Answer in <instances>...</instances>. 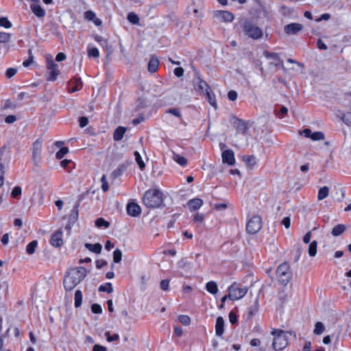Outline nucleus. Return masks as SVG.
Here are the masks:
<instances>
[{
    "label": "nucleus",
    "mask_w": 351,
    "mask_h": 351,
    "mask_svg": "<svg viewBox=\"0 0 351 351\" xmlns=\"http://www.w3.org/2000/svg\"><path fill=\"white\" fill-rule=\"evenodd\" d=\"M86 276L84 267H76L69 269L66 273L63 284L66 291L73 290Z\"/></svg>",
    "instance_id": "nucleus-1"
},
{
    "label": "nucleus",
    "mask_w": 351,
    "mask_h": 351,
    "mask_svg": "<svg viewBox=\"0 0 351 351\" xmlns=\"http://www.w3.org/2000/svg\"><path fill=\"white\" fill-rule=\"evenodd\" d=\"M162 192L158 189H149L145 193L143 203L147 208H157L162 203Z\"/></svg>",
    "instance_id": "nucleus-2"
},
{
    "label": "nucleus",
    "mask_w": 351,
    "mask_h": 351,
    "mask_svg": "<svg viewBox=\"0 0 351 351\" xmlns=\"http://www.w3.org/2000/svg\"><path fill=\"white\" fill-rule=\"evenodd\" d=\"M271 335L274 336L272 346L275 350H282L287 347L288 339L285 331L274 329L271 331Z\"/></svg>",
    "instance_id": "nucleus-3"
},
{
    "label": "nucleus",
    "mask_w": 351,
    "mask_h": 351,
    "mask_svg": "<svg viewBox=\"0 0 351 351\" xmlns=\"http://www.w3.org/2000/svg\"><path fill=\"white\" fill-rule=\"evenodd\" d=\"M241 27L245 35L250 38L258 39L263 36L261 29L250 21H243Z\"/></svg>",
    "instance_id": "nucleus-4"
},
{
    "label": "nucleus",
    "mask_w": 351,
    "mask_h": 351,
    "mask_svg": "<svg viewBox=\"0 0 351 351\" xmlns=\"http://www.w3.org/2000/svg\"><path fill=\"white\" fill-rule=\"evenodd\" d=\"M276 275L282 285H287L292 278L289 265L287 263L280 264L276 269Z\"/></svg>",
    "instance_id": "nucleus-5"
},
{
    "label": "nucleus",
    "mask_w": 351,
    "mask_h": 351,
    "mask_svg": "<svg viewBox=\"0 0 351 351\" xmlns=\"http://www.w3.org/2000/svg\"><path fill=\"white\" fill-rule=\"evenodd\" d=\"M247 287H239L235 283L228 288V298L231 300H237L244 297L247 293Z\"/></svg>",
    "instance_id": "nucleus-6"
},
{
    "label": "nucleus",
    "mask_w": 351,
    "mask_h": 351,
    "mask_svg": "<svg viewBox=\"0 0 351 351\" xmlns=\"http://www.w3.org/2000/svg\"><path fill=\"white\" fill-rule=\"evenodd\" d=\"M262 228V220L260 216H253L246 225V231L251 234L257 233Z\"/></svg>",
    "instance_id": "nucleus-7"
},
{
    "label": "nucleus",
    "mask_w": 351,
    "mask_h": 351,
    "mask_svg": "<svg viewBox=\"0 0 351 351\" xmlns=\"http://www.w3.org/2000/svg\"><path fill=\"white\" fill-rule=\"evenodd\" d=\"M47 70H48V78L49 81H55L57 77L60 74V71L58 69V65L54 62L53 60H47Z\"/></svg>",
    "instance_id": "nucleus-8"
},
{
    "label": "nucleus",
    "mask_w": 351,
    "mask_h": 351,
    "mask_svg": "<svg viewBox=\"0 0 351 351\" xmlns=\"http://www.w3.org/2000/svg\"><path fill=\"white\" fill-rule=\"evenodd\" d=\"M194 88L200 95L205 94L210 88L208 84L199 77H197L193 80Z\"/></svg>",
    "instance_id": "nucleus-9"
},
{
    "label": "nucleus",
    "mask_w": 351,
    "mask_h": 351,
    "mask_svg": "<svg viewBox=\"0 0 351 351\" xmlns=\"http://www.w3.org/2000/svg\"><path fill=\"white\" fill-rule=\"evenodd\" d=\"M42 146H43V143H42V141L40 139H37L33 144L32 158L36 165H37L40 160Z\"/></svg>",
    "instance_id": "nucleus-10"
},
{
    "label": "nucleus",
    "mask_w": 351,
    "mask_h": 351,
    "mask_svg": "<svg viewBox=\"0 0 351 351\" xmlns=\"http://www.w3.org/2000/svg\"><path fill=\"white\" fill-rule=\"evenodd\" d=\"M33 3L30 5L32 12L38 17H44L45 16V10L39 4V0H32Z\"/></svg>",
    "instance_id": "nucleus-11"
},
{
    "label": "nucleus",
    "mask_w": 351,
    "mask_h": 351,
    "mask_svg": "<svg viewBox=\"0 0 351 351\" xmlns=\"http://www.w3.org/2000/svg\"><path fill=\"white\" fill-rule=\"evenodd\" d=\"M62 234L63 233L61 230H58L53 233L50 240L51 244L56 247H61L63 245Z\"/></svg>",
    "instance_id": "nucleus-12"
},
{
    "label": "nucleus",
    "mask_w": 351,
    "mask_h": 351,
    "mask_svg": "<svg viewBox=\"0 0 351 351\" xmlns=\"http://www.w3.org/2000/svg\"><path fill=\"white\" fill-rule=\"evenodd\" d=\"M222 161L229 165H233L235 162L234 154L232 149H227L223 152Z\"/></svg>",
    "instance_id": "nucleus-13"
},
{
    "label": "nucleus",
    "mask_w": 351,
    "mask_h": 351,
    "mask_svg": "<svg viewBox=\"0 0 351 351\" xmlns=\"http://www.w3.org/2000/svg\"><path fill=\"white\" fill-rule=\"evenodd\" d=\"M303 28L302 24L298 23H292L285 27V32L287 34H296Z\"/></svg>",
    "instance_id": "nucleus-14"
},
{
    "label": "nucleus",
    "mask_w": 351,
    "mask_h": 351,
    "mask_svg": "<svg viewBox=\"0 0 351 351\" xmlns=\"http://www.w3.org/2000/svg\"><path fill=\"white\" fill-rule=\"evenodd\" d=\"M141 212V208L140 206H138L136 203H129L127 206V213L129 215L132 217H138Z\"/></svg>",
    "instance_id": "nucleus-15"
},
{
    "label": "nucleus",
    "mask_w": 351,
    "mask_h": 351,
    "mask_svg": "<svg viewBox=\"0 0 351 351\" xmlns=\"http://www.w3.org/2000/svg\"><path fill=\"white\" fill-rule=\"evenodd\" d=\"M233 124L237 131L241 134H245L247 130V126L245 122L241 119L234 118Z\"/></svg>",
    "instance_id": "nucleus-16"
},
{
    "label": "nucleus",
    "mask_w": 351,
    "mask_h": 351,
    "mask_svg": "<svg viewBox=\"0 0 351 351\" xmlns=\"http://www.w3.org/2000/svg\"><path fill=\"white\" fill-rule=\"evenodd\" d=\"M187 205L189 206V208L191 211H195V210L199 209L203 205V200L199 198H194V199H190L187 202Z\"/></svg>",
    "instance_id": "nucleus-17"
},
{
    "label": "nucleus",
    "mask_w": 351,
    "mask_h": 351,
    "mask_svg": "<svg viewBox=\"0 0 351 351\" xmlns=\"http://www.w3.org/2000/svg\"><path fill=\"white\" fill-rule=\"evenodd\" d=\"M216 16L224 22H231L234 19L233 14L228 11H219Z\"/></svg>",
    "instance_id": "nucleus-18"
},
{
    "label": "nucleus",
    "mask_w": 351,
    "mask_h": 351,
    "mask_svg": "<svg viewBox=\"0 0 351 351\" xmlns=\"http://www.w3.org/2000/svg\"><path fill=\"white\" fill-rule=\"evenodd\" d=\"M224 320L222 317H218L216 320L215 332L216 335L221 337L223 333Z\"/></svg>",
    "instance_id": "nucleus-19"
},
{
    "label": "nucleus",
    "mask_w": 351,
    "mask_h": 351,
    "mask_svg": "<svg viewBox=\"0 0 351 351\" xmlns=\"http://www.w3.org/2000/svg\"><path fill=\"white\" fill-rule=\"evenodd\" d=\"M264 55L267 59H271L273 60L271 63L276 66L280 64V63H282L278 55L276 53H269L268 51H265ZM282 68L284 69L283 64H282Z\"/></svg>",
    "instance_id": "nucleus-20"
},
{
    "label": "nucleus",
    "mask_w": 351,
    "mask_h": 351,
    "mask_svg": "<svg viewBox=\"0 0 351 351\" xmlns=\"http://www.w3.org/2000/svg\"><path fill=\"white\" fill-rule=\"evenodd\" d=\"M126 131L125 128L122 126H119L114 131L113 134V138L115 141H121L123 135Z\"/></svg>",
    "instance_id": "nucleus-21"
},
{
    "label": "nucleus",
    "mask_w": 351,
    "mask_h": 351,
    "mask_svg": "<svg viewBox=\"0 0 351 351\" xmlns=\"http://www.w3.org/2000/svg\"><path fill=\"white\" fill-rule=\"evenodd\" d=\"M159 65L158 60L155 57H152L148 63V71L151 73H154L158 69Z\"/></svg>",
    "instance_id": "nucleus-22"
},
{
    "label": "nucleus",
    "mask_w": 351,
    "mask_h": 351,
    "mask_svg": "<svg viewBox=\"0 0 351 351\" xmlns=\"http://www.w3.org/2000/svg\"><path fill=\"white\" fill-rule=\"evenodd\" d=\"M85 247L87 250H88L95 254H100L101 249H102V246L99 243H95V244L86 243Z\"/></svg>",
    "instance_id": "nucleus-23"
},
{
    "label": "nucleus",
    "mask_w": 351,
    "mask_h": 351,
    "mask_svg": "<svg viewBox=\"0 0 351 351\" xmlns=\"http://www.w3.org/2000/svg\"><path fill=\"white\" fill-rule=\"evenodd\" d=\"M206 289L211 294H216L218 292V287L215 281H210L206 285Z\"/></svg>",
    "instance_id": "nucleus-24"
},
{
    "label": "nucleus",
    "mask_w": 351,
    "mask_h": 351,
    "mask_svg": "<svg viewBox=\"0 0 351 351\" xmlns=\"http://www.w3.org/2000/svg\"><path fill=\"white\" fill-rule=\"evenodd\" d=\"M204 95H206L208 103L213 106L215 109L217 108L215 95L212 92L211 89L207 91Z\"/></svg>",
    "instance_id": "nucleus-25"
},
{
    "label": "nucleus",
    "mask_w": 351,
    "mask_h": 351,
    "mask_svg": "<svg viewBox=\"0 0 351 351\" xmlns=\"http://www.w3.org/2000/svg\"><path fill=\"white\" fill-rule=\"evenodd\" d=\"M346 228L343 224H338L332 228L331 234L334 237H338L341 235L346 230Z\"/></svg>",
    "instance_id": "nucleus-26"
},
{
    "label": "nucleus",
    "mask_w": 351,
    "mask_h": 351,
    "mask_svg": "<svg viewBox=\"0 0 351 351\" xmlns=\"http://www.w3.org/2000/svg\"><path fill=\"white\" fill-rule=\"evenodd\" d=\"M329 193V188L328 186H323L319 189L317 195V199L319 201L325 199Z\"/></svg>",
    "instance_id": "nucleus-27"
},
{
    "label": "nucleus",
    "mask_w": 351,
    "mask_h": 351,
    "mask_svg": "<svg viewBox=\"0 0 351 351\" xmlns=\"http://www.w3.org/2000/svg\"><path fill=\"white\" fill-rule=\"evenodd\" d=\"M72 82L74 86L71 88V93L76 92L82 87V81L80 78H75L73 80Z\"/></svg>",
    "instance_id": "nucleus-28"
},
{
    "label": "nucleus",
    "mask_w": 351,
    "mask_h": 351,
    "mask_svg": "<svg viewBox=\"0 0 351 351\" xmlns=\"http://www.w3.org/2000/svg\"><path fill=\"white\" fill-rule=\"evenodd\" d=\"M325 330V327L321 322H316L313 333L317 335L322 334Z\"/></svg>",
    "instance_id": "nucleus-29"
},
{
    "label": "nucleus",
    "mask_w": 351,
    "mask_h": 351,
    "mask_svg": "<svg viewBox=\"0 0 351 351\" xmlns=\"http://www.w3.org/2000/svg\"><path fill=\"white\" fill-rule=\"evenodd\" d=\"M82 302V293L80 290H77L75 293V306L76 308L81 306Z\"/></svg>",
    "instance_id": "nucleus-30"
},
{
    "label": "nucleus",
    "mask_w": 351,
    "mask_h": 351,
    "mask_svg": "<svg viewBox=\"0 0 351 351\" xmlns=\"http://www.w3.org/2000/svg\"><path fill=\"white\" fill-rule=\"evenodd\" d=\"M127 19L133 25H136L139 23V17L134 12H130L128 14Z\"/></svg>",
    "instance_id": "nucleus-31"
},
{
    "label": "nucleus",
    "mask_w": 351,
    "mask_h": 351,
    "mask_svg": "<svg viewBox=\"0 0 351 351\" xmlns=\"http://www.w3.org/2000/svg\"><path fill=\"white\" fill-rule=\"evenodd\" d=\"M317 242L316 241H312L308 246V254L310 256H315L317 253Z\"/></svg>",
    "instance_id": "nucleus-32"
},
{
    "label": "nucleus",
    "mask_w": 351,
    "mask_h": 351,
    "mask_svg": "<svg viewBox=\"0 0 351 351\" xmlns=\"http://www.w3.org/2000/svg\"><path fill=\"white\" fill-rule=\"evenodd\" d=\"M99 291H103V292H107L108 293H112L113 291L112 283L106 282L104 285H100V287H99Z\"/></svg>",
    "instance_id": "nucleus-33"
},
{
    "label": "nucleus",
    "mask_w": 351,
    "mask_h": 351,
    "mask_svg": "<svg viewBox=\"0 0 351 351\" xmlns=\"http://www.w3.org/2000/svg\"><path fill=\"white\" fill-rule=\"evenodd\" d=\"M38 245L37 241H33L30 242L26 247V252L28 254H32L35 252V249Z\"/></svg>",
    "instance_id": "nucleus-34"
},
{
    "label": "nucleus",
    "mask_w": 351,
    "mask_h": 351,
    "mask_svg": "<svg viewBox=\"0 0 351 351\" xmlns=\"http://www.w3.org/2000/svg\"><path fill=\"white\" fill-rule=\"evenodd\" d=\"M134 155L135 157V160H136V163L138 164L139 168L141 169H143L145 165L142 160L141 154H139L138 152L136 151V152H134Z\"/></svg>",
    "instance_id": "nucleus-35"
},
{
    "label": "nucleus",
    "mask_w": 351,
    "mask_h": 351,
    "mask_svg": "<svg viewBox=\"0 0 351 351\" xmlns=\"http://www.w3.org/2000/svg\"><path fill=\"white\" fill-rule=\"evenodd\" d=\"M173 158L176 162H178L181 166H185L187 163V160L184 157L181 156L179 154H174Z\"/></svg>",
    "instance_id": "nucleus-36"
},
{
    "label": "nucleus",
    "mask_w": 351,
    "mask_h": 351,
    "mask_svg": "<svg viewBox=\"0 0 351 351\" xmlns=\"http://www.w3.org/2000/svg\"><path fill=\"white\" fill-rule=\"evenodd\" d=\"M166 113L171 114L182 121L181 111L179 108H171L166 110Z\"/></svg>",
    "instance_id": "nucleus-37"
},
{
    "label": "nucleus",
    "mask_w": 351,
    "mask_h": 351,
    "mask_svg": "<svg viewBox=\"0 0 351 351\" xmlns=\"http://www.w3.org/2000/svg\"><path fill=\"white\" fill-rule=\"evenodd\" d=\"M122 258V252L119 249H116L113 252V261L114 263H119Z\"/></svg>",
    "instance_id": "nucleus-38"
},
{
    "label": "nucleus",
    "mask_w": 351,
    "mask_h": 351,
    "mask_svg": "<svg viewBox=\"0 0 351 351\" xmlns=\"http://www.w3.org/2000/svg\"><path fill=\"white\" fill-rule=\"evenodd\" d=\"M95 226L98 228H101V227H105V228H108L109 226H110V223L107 221H106L103 218H98L96 221H95Z\"/></svg>",
    "instance_id": "nucleus-39"
},
{
    "label": "nucleus",
    "mask_w": 351,
    "mask_h": 351,
    "mask_svg": "<svg viewBox=\"0 0 351 351\" xmlns=\"http://www.w3.org/2000/svg\"><path fill=\"white\" fill-rule=\"evenodd\" d=\"M341 118L347 125L351 126V111L343 114Z\"/></svg>",
    "instance_id": "nucleus-40"
},
{
    "label": "nucleus",
    "mask_w": 351,
    "mask_h": 351,
    "mask_svg": "<svg viewBox=\"0 0 351 351\" xmlns=\"http://www.w3.org/2000/svg\"><path fill=\"white\" fill-rule=\"evenodd\" d=\"M68 152L69 149L66 147H63L56 153V157L58 159H62Z\"/></svg>",
    "instance_id": "nucleus-41"
},
{
    "label": "nucleus",
    "mask_w": 351,
    "mask_h": 351,
    "mask_svg": "<svg viewBox=\"0 0 351 351\" xmlns=\"http://www.w3.org/2000/svg\"><path fill=\"white\" fill-rule=\"evenodd\" d=\"M311 138L313 141H320L324 139V134L322 132H315L312 133Z\"/></svg>",
    "instance_id": "nucleus-42"
},
{
    "label": "nucleus",
    "mask_w": 351,
    "mask_h": 351,
    "mask_svg": "<svg viewBox=\"0 0 351 351\" xmlns=\"http://www.w3.org/2000/svg\"><path fill=\"white\" fill-rule=\"evenodd\" d=\"M243 159L244 162L251 166L254 165L256 163V158L253 156H244Z\"/></svg>",
    "instance_id": "nucleus-43"
},
{
    "label": "nucleus",
    "mask_w": 351,
    "mask_h": 351,
    "mask_svg": "<svg viewBox=\"0 0 351 351\" xmlns=\"http://www.w3.org/2000/svg\"><path fill=\"white\" fill-rule=\"evenodd\" d=\"M88 56L89 57L98 58L99 56V52L97 48L93 47L88 50Z\"/></svg>",
    "instance_id": "nucleus-44"
},
{
    "label": "nucleus",
    "mask_w": 351,
    "mask_h": 351,
    "mask_svg": "<svg viewBox=\"0 0 351 351\" xmlns=\"http://www.w3.org/2000/svg\"><path fill=\"white\" fill-rule=\"evenodd\" d=\"M11 36L9 33L0 32V43H7L10 40Z\"/></svg>",
    "instance_id": "nucleus-45"
},
{
    "label": "nucleus",
    "mask_w": 351,
    "mask_h": 351,
    "mask_svg": "<svg viewBox=\"0 0 351 351\" xmlns=\"http://www.w3.org/2000/svg\"><path fill=\"white\" fill-rule=\"evenodd\" d=\"M178 319H179L180 322H181L182 324H184L185 326L189 325V324L191 322L190 317L186 315H180Z\"/></svg>",
    "instance_id": "nucleus-46"
},
{
    "label": "nucleus",
    "mask_w": 351,
    "mask_h": 351,
    "mask_svg": "<svg viewBox=\"0 0 351 351\" xmlns=\"http://www.w3.org/2000/svg\"><path fill=\"white\" fill-rule=\"evenodd\" d=\"M0 26L5 28H10L12 27V23L6 17H1L0 18Z\"/></svg>",
    "instance_id": "nucleus-47"
},
{
    "label": "nucleus",
    "mask_w": 351,
    "mask_h": 351,
    "mask_svg": "<svg viewBox=\"0 0 351 351\" xmlns=\"http://www.w3.org/2000/svg\"><path fill=\"white\" fill-rule=\"evenodd\" d=\"M101 189L104 192H106L109 189V185L108 184L106 177L104 175L101 178Z\"/></svg>",
    "instance_id": "nucleus-48"
},
{
    "label": "nucleus",
    "mask_w": 351,
    "mask_h": 351,
    "mask_svg": "<svg viewBox=\"0 0 351 351\" xmlns=\"http://www.w3.org/2000/svg\"><path fill=\"white\" fill-rule=\"evenodd\" d=\"M95 16V13L91 10H88L84 12V18L88 21H93Z\"/></svg>",
    "instance_id": "nucleus-49"
},
{
    "label": "nucleus",
    "mask_w": 351,
    "mask_h": 351,
    "mask_svg": "<svg viewBox=\"0 0 351 351\" xmlns=\"http://www.w3.org/2000/svg\"><path fill=\"white\" fill-rule=\"evenodd\" d=\"M105 336L107 338V341L109 342L116 341L119 338V335L114 334L113 335H110V332H106Z\"/></svg>",
    "instance_id": "nucleus-50"
},
{
    "label": "nucleus",
    "mask_w": 351,
    "mask_h": 351,
    "mask_svg": "<svg viewBox=\"0 0 351 351\" xmlns=\"http://www.w3.org/2000/svg\"><path fill=\"white\" fill-rule=\"evenodd\" d=\"M91 311L93 313L100 314L102 312V308L99 304H93L91 306Z\"/></svg>",
    "instance_id": "nucleus-51"
},
{
    "label": "nucleus",
    "mask_w": 351,
    "mask_h": 351,
    "mask_svg": "<svg viewBox=\"0 0 351 351\" xmlns=\"http://www.w3.org/2000/svg\"><path fill=\"white\" fill-rule=\"evenodd\" d=\"M22 189L20 186H15L11 193L12 197L16 198L21 194Z\"/></svg>",
    "instance_id": "nucleus-52"
},
{
    "label": "nucleus",
    "mask_w": 351,
    "mask_h": 351,
    "mask_svg": "<svg viewBox=\"0 0 351 351\" xmlns=\"http://www.w3.org/2000/svg\"><path fill=\"white\" fill-rule=\"evenodd\" d=\"M17 72V69L14 68H9L7 69L5 75L8 78H11L13 77Z\"/></svg>",
    "instance_id": "nucleus-53"
},
{
    "label": "nucleus",
    "mask_w": 351,
    "mask_h": 351,
    "mask_svg": "<svg viewBox=\"0 0 351 351\" xmlns=\"http://www.w3.org/2000/svg\"><path fill=\"white\" fill-rule=\"evenodd\" d=\"M287 112H288L287 108L285 106H281L280 111L278 112L277 114L280 118H282L287 114Z\"/></svg>",
    "instance_id": "nucleus-54"
},
{
    "label": "nucleus",
    "mask_w": 351,
    "mask_h": 351,
    "mask_svg": "<svg viewBox=\"0 0 351 351\" xmlns=\"http://www.w3.org/2000/svg\"><path fill=\"white\" fill-rule=\"evenodd\" d=\"M229 319L232 324H234L237 322V316L233 311L229 313Z\"/></svg>",
    "instance_id": "nucleus-55"
},
{
    "label": "nucleus",
    "mask_w": 351,
    "mask_h": 351,
    "mask_svg": "<svg viewBox=\"0 0 351 351\" xmlns=\"http://www.w3.org/2000/svg\"><path fill=\"white\" fill-rule=\"evenodd\" d=\"M237 96V93L235 90H230L228 93V97L230 101H235Z\"/></svg>",
    "instance_id": "nucleus-56"
},
{
    "label": "nucleus",
    "mask_w": 351,
    "mask_h": 351,
    "mask_svg": "<svg viewBox=\"0 0 351 351\" xmlns=\"http://www.w3.org/2000/svg\"><path fill=\"white\" fill-rule=\"evenodd\" d=\"M169 281L168 280H162L160 282V288L163 291H167L169 289Z\"/></svg>",
    "instance_id": "nucleus-57"
},
{
    "label": "nucleus",
    "mask_w": 351,
    "mask_h": 351,
    "mask_svg": "<svg viewBox=\"0 0 351 351\" xmlns=\"http://www.w3.org/2000/svg\"><path fill=\"white\" fill-rule=\"evenodd\" d=\"M173 73L175 75L180 77H182L184 74V69L182 67H177L174 69Z\"/></svg>",
    "instance_id": "nucleus-58"
},
{
    "label": "nucleus",
    "mask_w": 351,
    "mask_h": 351,
    "mask_svg": "<svg viewBox=\"0 0 351 351\" xmlns=\"http://www.w3.org/2000/svg\"><path fill=\"white\" fill-rule=\"evenodd\" d=\"M95 264H96V267L97 269H101L107 265V262L105 260L99 259L96 261Z\"/></svg>",
    "instance_id": "nucleus-59"
},
{
    "label": "nucleus",
    "mask_w": 351,
    "mask_h": 351,
    "mask_svg": "<svg viewBox=\"0 0 351 351\" xmlns=\"http://www.w3.org/2000/svg\"><path fill=\"white\" fill-rule=\"evenodd\" d=\"M88 120L86 117H82L80 118V125L81 128H84L88 125Z\"/></svg>",
    "instance_id": "nucleus-60"
},
{
    "label": "nucleus",
    "mask_w": 351,
    "mask_h": 351,
    "mask_svg": "<svg viewBox=\"0 0 351 351\" xmlns=\"http://www.w3.org/2000/svg\"><path fill=\"white\" fill-rule=\"evenodd\" d=\"M16 121V117L15 115H8L5 117V121L7 123H12Z\"/></svg>",
    "instance_id": "nucleus-61"
},
{
    "label": "nucleus",
    "mask_w": 351,
    "mask_h": 351,
    "mask_svg": "<svg viewBox=\"0 0 351 351\" xmlns=\"http://www.w3.org/2000/svg\"><path fill=\"white\" fill-rule=\"evenodd\" d=\"M193 219L195 222L202 223L204 219V215L203 214L197 213Z\"/></svg>",
    "instance_id": "nucleus-62"
},
{
    "label": "nucleus",
    "mask_w": 351,
    "mask_h": 351,
    "mask_svg": "<svg viewBox=\"0 0 351 351\" xmlns=\"http://www.w3.org/2000/svg\"><path fill=\"white\" fill-rule=\"evenodd\" d=\"M300 133V134L304 135L305 137L310 138H311V135H312V132L308 128L304 129V130H302Z\"/></svg>",
    "instance_id": "nucleus-63"
},
{
    "label": "nucleus",
    "mask_w": 351,
    "mask_h": 351,
    "mask_svg": "<svg viewBox=\"0 0 351 351\" xmlns=\"http://www.w3.org/2000/svg\"><path fill=\"white\" fill-rule=\"evenodd\" d=\"M317 45L319 49L326 50L328 49L326 45L321 39H318Z\"/></svg>",
    "instance_id": "nucleus-64"
}]
</instances>
